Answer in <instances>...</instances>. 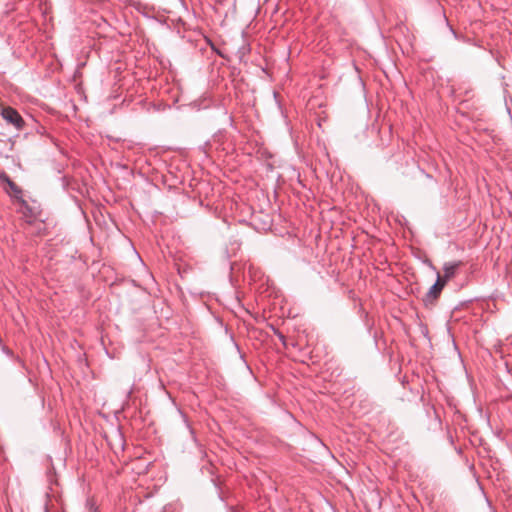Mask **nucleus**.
I'll return each mask as SVG.
<instances>
[{
  "mask_svg": "<svg viewBox=\"0 0 512 512\" xmlns=\"http://www.w3.org/2000/svg\"><path fill=\"white\" fill-rule=\"evenodd\" d=\"M459 265H460L459 262H449V263L444 264V266H443L444 275H443L442 280H445V283L449 279L454 277V275L456 273V269L459 267Z\"/></svg>",
  "mask_w": 512,
  "mask_h": 512,
  "instance_id": "obj_3",
  "label": "nucleus"
},
{
  "mask_svg": "<svg viewBox=\"0 0 512 512\" xmlns=\"http://www.w3.org/2000/svg\"><path fill=\"white\" fill-rule=\"evenodd\" d=\"M445 284H446L445 280H442V278L438 274L436 282L430 287L429 291L425 295V298H424L425 303L426 304L433 303L434 300H436L439 297Z\"/></svg>",
  "mask_w": 512,
  "mask_h": 512,
  "instance_id": "obj_2",
  "label": "nucleus"
},
{
  "mask_svg": "<svg viewBox=\"0 0 512 512\" xmlns=\"http://www.w3.org/2000/svg\"><path fill=\"white\" fill-rule=\"evenodd\" d=\"M2 349H3V351H4L5 353H9V350H8V349H6V347H3Z\"/></svg>",
  "mask_w": 512,
  "mask_h": 512,
  "instance_id": "obj_7",
  "label": "nucleus"
},
{
  "mask_svg": "<svg viewBox=\"0 0 512 512\" xmlns=\"http://www.w3.org/2000/svg\"><path fill=\"white\" fill-rule=\"evenodd\" d=\"M279 338L283 341L284 340V336L282 334L279 335Z\"/></svg>",
  "mask_w": 512,
  "mask_h": 512,
  "instance_id": "obj_8",
  "label": "nucleus"
},
{
  "mask_svg": "<svg viewBox=\"0 0 512 512\" xmlns=\"http://www.w3.org/2000/svg\"><path fill=\"white\" fill-rule=\"evenodd\" d=\"M7 181H8L9 186H10L12 189H16V184H15L13 181H11V180H9V179H8Z\"/></svg>",
  "mask_w": 512,
  "mask_h": 512,
  "instance_id": "obj_6",
  "label": "nucleus"
},
{
  "mask_svg": "<svg viewBox=\"0 0 512 512\" xmlns=\"http://www.w3.org/2000/svg\"><path fill=\"white\" fill-rule=\"evenodd\" d=\"M87 506H89L91 512H99L98 508L94 505L93 502L87 501Z\"/></svg>",
  "mask_w": 512,
  "mask_h": 512,
  "instance_id": "obj_4",
  "label": "nucleus"
},
{
  "mask_svg": "<svg viewBox=\"0 0 512 512\" xmlns=\"http://www.w3.org/2000/svg\"><path fill=\"white\" fill-rule=\"evenodd\" d=\"M250 48H249V45H243L240 49H239V53H241L242 55L246 54L247 52H249Z\"/></svg>",
  "mask_w": 512,
  "mask_h": 512,
  "instance_id": "obj_5",
  "label": "nucleus"
},
{
  "mask_svg": "<svg viewBox=\"0 0 512 512\" xmlns=\"http://www.w3.org/2000/svg\"><path fill=\"white\" fill-rule=\"evenodd\" d=\"M1 116L3 119L11 124L16 130H22L24 127V120L21 115L12 107H4L1 110Z\"/></svg>",
  "mask_w": 512,
  "mask_h": 512,
  "instance_id": "obj_1",
  "label": "nucleus"
}]
</instances>
